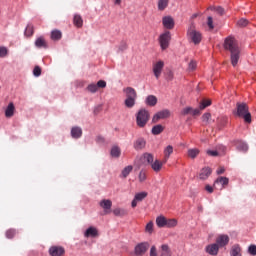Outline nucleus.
Wrapping results in <instances>:
<instances>
[{
    "instance_id": "nucleus-50",
    "label": "nucleus",
    "mask_w": 256,
    "mask_h": 256,
    "mask_svg": "<svg viewBox=\"0 0 256 256\" xmlns=\"http://www.w3.org/2000/svg\"><path fill=\"white\" fill-rule=\"evenodd\" d=\"M248 253L250 255L256 256V245H250L248 248Z\"/></svg>"
},
{
    "instance_id": "nucleus-58",
    "label": "nucleus",
    "mask_w": 256,
    "mask_h": 256,
    "mask_svg": "<svg viewBox=\"0 0 256 256\" xmlns=\"http://www.w3.org/2000/svg\"><path fill=\"white\" fill-rule=\"evenodd\" d=\"M118 49H119V51H126L127 43L126 42H121Z\"/></svg>"
},
{
    "instance_id": "nucleus-30",
    "label": "nucleus",
    "mask_w": 256,
    "mask_h": 256,
    "mask_svg": "<svg viewBox=\"0 0 256 256\" xmlns=\"http://www.w3.org/2000/svg\"><path fill=\"white\" fill-rule=\"evenodd\" d=\"M131 171H133V166H131V165L126 166L121 172V177H123V179H127V177H129V174L131 173Z\"/></svg>"
},
{
    "instance_id": "nucleus-4",
    "label": "nucleus",
    "mask_w": 256,
    "mask_h": 256,
    "mask_svg": "<svg viewBox=\"0 0 256 256\" xmlns=\"http://www.w3.org/2000/svg\"><path fill=\"white\" fill-rule=\"evenodd\" d=\"M187 37L188 39H190V41H192V43H194V45H199V43H201L203 39V35L201 34V32L197 31V29L195 28L194 22H191L188 27Z\"/></svg>"
},
{
    "instance_id": "nucleus-36",
    "label": "nucleus",
    "mask_w": 256,
    "mask_h": 256,
    "mask_svg": "<svg viewBox=\"0 0 256 256\" xmlns=\"http://www.w3.org/2000/svg\"><path fill=\"white\" fill-rule=\"evenodd\" d=\"M33 33H35L33 25L28 24L26 29H25V32H24L25 36L26 37H32Z\"/></svg>"
},
{
    "instance_id": "nucleus-52",
    "label": "nucleus",
    "mask_w": 256,
    "mask_h": 256,
    "mask_svg": "<svg viewBox=\"0 0 256 256\" xmlns=\"http://www.w3.org/2000/svg\"><path fill=\"white\" fill-rule=\"evenodd\" d=\"M145 179H147V174L145 173V171L141 170L140 173H139L140 183H143V181H145Z\"/></svg>"
},
{
    "instance_id": "nucleus-2",
    "label": "nucleus",
    "mask_w": 256,
    "mask_h": 256,
    "mask_svg": "<svg viewBox=\"0 0 256 256\" xmlns=\"http://www.w3.org/2000/svg\"><path fill=\"white\" fill-rule=\"evenodd\" d=\"M123 93L126 95L124 101L125 107L133 109V107H135V102L137 101V91L133 87H126L123 89Z\"/></svg>"
},
{
    "instance_id": "nucleus-7",
    "label": "nucleus",
    "mask_w": 256,
    "mask_h": 256,
    "mask_svg": "<svg viewBox=\"0 0 256 256\" xmlns=\"http://www.w3.org/2000/svg\"><path fill=\"white\" fill-rule=\"evenodd\" d=\"M169 41H171V32L166 31L159 37L160 47L163 51L169 47Z\"/></svg>"
},
{
    "instance_id": "nucleus-44",
    "label": "nucleus",
    "mask_w": 256,
    "mask_h": 256,
    "mask_svg": "<svg viewBox=\"0 0 256 256\" xmlns=\"http://www.w3.org/2000/svg\"><path fill=\"white\" fill-rule=\"evenodd\" d=\"M17 231L15 229H9L6 231V237L7 239H13L16 235Z\"/></svg>"
},
{
    "instance_id": "nucleus-60",
    "label": "nucleus",
    "mask_w": 256,
    "mask_h": 256,
    "mask_svg": "<svg viewBox=\"0 0 256 256\" xmlns=\"http://www.w3.org/2000/svg\"><path fill=\"white\" fill-rule=\"evenodd\" d=\"M150 256H157V247H155V246L151 247Z\"/></svg>"
},
{
    "instance_id": "nucleus-12",
    "label": "nucleus",
    "mask_w": 256,
    "mask_h": 256,
    "mask_svg": "<svg viewBox=\"0 0 256 256\" xmlns=\"http://www.w3.org/2000/svg\"><path fill=\"white\" fill-rule=\"evenodd\" d=\"M49 254L51 256H62L65 255V249L61 246H52L49 249Z\"/></svg>"
},
{
    "instance_id": "nucleus-22",
    "label": "nucleus",
    "mask_w": 256,
    "mask_h": 256,
    "mask_svg": "<svg viewBox=\"0 0 256 256\" xmlns=\"http://www.w3.org/2000/svg\"><path fill=\"white\" fill-rule=\"evenodd\" d=\"M82 135H83V130L81 129V127L76 126L71 129V136L73 137V139H80Z\"/></svg>"
},
{
    "instance_id": "nucleus-26",
    "label": "nucleus",
    "mask_w": 256,
    "mask_h": 256,
    "mask_svg": "<svg viewBox=\"0 0 256 256\" xmlns=\"http://www.w3.org/2000/svg\"><path fill=\"white\" fill-rule=\"evenodd\" d=\"M156 225L157 227L163 228L167 226V218L165 216H158L156 218Z\"/></svg>"
},
{
    "instance_id": "nucleus-29",
    "label": "nucleus",
    "mask_w": 256,
    "mask_h": 256,
    "mask_svg": "<svg viewBox=\"0 0 256 256\" xmlns=\"http://www.w3.org/2000/svg\"><path fill=\"white\" fill-rule=\"evenodd\" d=\"M169 7V0H158V11H165Z\"/></svg>"
},
{
    "instance_id": "nucleus-57",
    "label": "nucleus",
    "mask_w": 256,
    "mask_h": 256,
    "mask_svg": "<svg viewBox=\"0 0 256 256\" xmlns=\"http://www.w3.org/2000/svg\"><path fill=\"white\" fill-rule=\"evenodd\" d=\"M190 115H193V117H195L197 115H201V108H196V109L192 108V111L190 112Z\"/></svg>"
},
{
    "instance_id": "nucleus-19",
    "label": "nucleus",
    "mask_w": 256,
    "mask_h": 256,
    "mask_svg": "<svg viewBox=\"0 0 256 256\" xmlns=\"http://www.w3.org/2000/svg\"><path fill=\"white\" fill-rule=\"evenodd\" d=\"M146 145H147V142L143 138H138L134 142V149H136V151H141V149H145Z\"/></svg>"
},
{
    "instance_id": "nucleus-25",
    "label": "nucleus",
    "mask_w": 256,
    "mask_h": 256,
    "mask_svg": "<svg viewBox=\"0 0 256 256\" xmlns=\"http://www.w3.org/2000/svg\"><path fill=\"white\" fill-rule=\"evenodd\" d=\"M35 46L41 49L43 47L44 49H47V41H45V38L43 36H40L35 41Z\"/></svg>"
},
{
    "instance_id": "nucleus-14",
    "label": "nucleus",
    "mask_w": 256,
    "mask_h": 256,
    "mask_svg": "<svg viewBox=\"0 0 256 256\" xmlns=\"http://www.w3.org/2000/svg\"><path fill=\"white\" fill-rule=\"evenodd\" d=\"M216 245L218 247H225L229 245V237L225 234H221L216 238Z\"/></svg>"
},
{
    "instance_id": "nucleus-42",
    "label": "nucleus",
    "mask_w": 256,
    "mask_h": 256,
    "mask_svg": "<svg viewBox=\"0 0 256 256\" xmlns=\"http://www.w3.org/2000/svg\"><path fill=\"white\" fill-rule=\"evenodd\" d=\"M215 183H221V185H229V178L227 177H219L216 179Z\"/></svg>"
},
{
    "instance_id": "nucleus-59",
    "label": "nucleus",
    "mask_w": 256,
    "mask_h": 256,
    "mask_svg": "<svg viewBox=\"0 0 256 256\" xmlns=\"http://www.w3.org/2000/svg\"><path fill=\"white\" fill-rule=\"evenodd\" d=\"M214 11L218 12L219 15H223L225 13V9H223L221 6L214 8Z\"/></svg>"
},
{
    "instance_id": "nucleus-37",
    "label": "nucleus",
    "mask_w": 256,
    "mask_h": 256,
    "mask_svg": "<svg viewBox=\"0 0 256 256\" xmlns=\"http://www.w3.org/2000/svg\"><path fill=\"white\" fill-rule=\"evenodd\" d=\"M161 249H162L161 256H171V252L169 250V245L163 244L161 246Z\"/></svg>"
},
{
    "instance_id": "nucleus-31",
    "label": "nucleus",
    "mask_w": 256,
    "mask_h": 256,
    "mask_svg": "<svg viewBox=\"0 0 256 256\" xmlns=\"http://www.w3.org/2000/svg\"><path fill=\"white\" fill-rule=\"evenodd\" d=\"M199 153H201V151L197 148L189 149L188 157H190V159H196V157L199 155Z\"/></svg>"
},
{
    "instance_id": "nucleus-23",
    "label": "nucleus",
    "mask_w": 256,
    "mask_h": 256,
    "mask_svg": "<svg viewBox=\"0 0 256 256\" xmlns=\"http://www.w3.org/2000/svg\"><path fill=\"white\" fill-rule=\"evenodd\" d=\"M163 165H165V163H163V160L162 161L155 160L154 162L151 163V168L156 173H159V171H161V169L163 168Z\"/></svg>"
},
{
    "instance_id": "nucleus-48",
    "label": "nucleus",
    "mask_w": 256,
    "mask_h": 256,
    "mask_svg": "<svg viewBox=\"0 0 256 256\" xmlns=\"http://www.w3.org/2000/svg\"><path fill=\"white\" fill-rule=\"evenodd\" d=\"M96 87L98 89H105V87H107V82H105L104 80H99L96 84Z\"/></svg>"
},
{
    "instance_id": "nucleus-63",
    "label": "nucleus",
    "mask_w": 256,
    "mask_h": 256,
    "mask_svg": "<svg viewBox=\"0 0 256 256\" xmlns=\"http://www.w3.org/2000/svg\"><path fill=\"white\" fill-rule=\"evenodd\" d=\"M205 190L208 192V193H213V187L211 185H206L205 186Z\"/></svg>"
},
{
    "instance_id": "nucleus-1",
    "label": "nucleus",
    "mask_w": 256,
    "mask_h": 256,
    "mask_svg": "<svg viewBox=\"0 0 256 256\" xmlns=\"http://www.w3.org/2000/svg\"><path fill=\"white\" fill-rule=\"evenodd\" d=\"M225 51L230 52V61L234 67H237L239 59L241 58V49L239 48V43L233 36H228L224 40Z\"/></svg>"
},
{
    "instance_id": "nucleus-55",
    "label": "nucleus",
    "mask_w": 256,
    "mask_h": 256,
    "mask_svg": "<svg viewBox=\"0 0 256 256\" xmlns=\"http://www.w3.org/2000/svg\"><path fill=\"white\" fill-rule=\"evenodd\" d=\"M192 107H186L181 111V115H191Z\"/></svg>"
},
{
    "instance_id": "nucleus-21",
    "label": "nucleus",
    "mask_w": 256,
    "mask_h": 256,
    "mask_svg": "<svg viewBox=\"0 0 256 256\" xmlns=\"http://www.w3.org/2000/svg\"><path fill=\"white\" fill-rule=\"evenodd\" d=\"M171 155H173V146L168 145V146L164 149L163 163H167V161H169V158L171 157Z\"/></svg>"
},
{
    "instance_id": "nucleus-32",
    "label": "nucleus",
    "mask_w": 256,
    "mask_h": 256,
    "mask_svg": "<svg viewBox=\"0 0 256 256\" xmlns=\"http://www.w3.org/2000/svg\"><path fill=\"white\" fill-rule=\"evenodd\" d=\"M61 37H63V34L61 33V31L53 30L51 32V39H52V41H59V39H61Z\"/></svg>"
},
{
    "instance_id": "nucleus-53",
    "label": "nucleus",
    "mask_w": 256,
    "mask_h": 256,
    "mask_svg": "<svg viewBox=\"0 0 256 256\" xmlns=\"http://www.w3.org/2000/svg\"><path fill=\"white\" fill-rule=\"evenodd\" d=\"M7 53H9V51L7 50L6 47H0V57H7Z\"/></svg>"
},
{
    "instance_id": "nucleus-40",
    "label": "nucleus",
    "mask_w": 256,
    "mask_h": 256,
    "mask_svg": "<svg viewBox=\"0 0 256 256\" xmlns=\"http://www.w3.org/2000/svg\"><path fill=\"white\" fill-rule=\"evenodd\" d=\"M86 89L89 91V93H97L99 90V88H97V84L95 83L89 84Z\"/></svg>"
},
{
    "instance_id": "nucleus-43",
    "label": "nucleus",
    "mask_w": 256,
    "mask_h": 256,
    "mask_svg": "<svg viewBox=\"0 0 256 256\" xmlns=\"http://www.w3.org/2000/svg\"><path fill=\"white\" fill-rule=\"evenodd\" d=\"M145 233H148L149 235L153 234V221H150L146 224Z\"/></svg>"
},
{
    "instance_id": "nucleus-20",
    "label": "nucleus",
    "mask_w": 256,
    "mask_h": 256,
    "mask_svg": "<svg viewBox=\"0 0 256 256\" xmlns=\"http://www.w3.org/2000/svg\"><path fill=\"white\" fill-rule=\"evenodd\" d=\"M227 123H229V118H227V116H220L217 118L218 129H223V127L227 126Z\"/></svg>"
},
{
    "instance_id": "nucleus-28",
    "label": "nucleus",
    "mask_w": 256,
    "mask_h": 256,
    "mask_svg": "<svg viewBox=\"0 0 256 256\" xmlns=\"http://www.w3.org/2000/svg\"><path fill=\"white\" fill-rule=\"evenodd\" d=\"M146 105H149L150 107H155V105H157V97L153 95L147 96Z\"/></svg>"
},
{
    "instance_id": "nucleus-15",
    "label": "nucleus",
    "mask_w": 256,
    "mask_h": 256,
    "mask_svg": "<svg viewBox=\"0 0 256 256\" xmlns=\"http://www.w3.org/2000/svg\"><path fill=\"white\" fill-rule=\"evenodd\" d=\"M234 145L238 151H242V153H247L249 151V146H247V143L241 141V140H235Z\"/></svg>"
},
{
    "instance_id": "nucleus-10",
    "label": "nucleus",
    "mask_w": 256,
    "mask_h": 256,
    "mask_svg": "<svg viewBox=\"0 0 256 256\" xmlns=\"http://www.w3.org/2000/svg\"><path fill=\"white\" fill-rule=\"evenodd\" d=\"M205 251L208 255L217 256L219 255V245L217 243L209 244L206 246Z\"/></svg>"
},
{
    "instance_id": "nucleus-47",
    "label": "nucleus",
    "mask_w": 256,
    "mask_h": 256,
    "mask_svg": "<svg viewBox=\"0 0 256 256\" xmlns=\"http://www.w3.org/2000/svg\"><path fill=\"white\" fill-rule=\"evenodd\" d=\"M189 71H195L197 69V62L192 60L188 65Z\"/></svg>"
},
{
    "instance_id": "nucleus-6",
    "label": "nucleus",
    "mask_w": 256,
    "mask_h": 256,
    "mask_svg": "<svg viewBox=\"0 0 256 256\" xmlns=\"http://www.w3.org/2000/svg\"><path fill=\"white\" fill-rule=\"evenodd\" d=\"M163 69H165V62L163 60H158L152 64V71L156 79H159L161 77Z\"/></svg>"
},
{
    "instance_id": "nucleus-24",
    "label": "nucleus",
    "mask_w": 256,
    "mask_h": 256,
    "mask_svg": "<svg viewBox=\"0 0 256 256\" xmlns=\"http://www.w3.org/2000/svg\"><path fill=\"white\" fill-rule=\"evenodd\" d=\"M73 24L78 29H81V27H83V18L81 17V15H79V14L74 15Z\"/></svg>"
},
{
    "instance_id": "nucleus-64",
    "label": "nucleus",
    "mask_w": 256,
    "mask_h": 256,
    "mask_svg": "<svg viewBox=\"0 0 256 256\" xmlns=\"http://www.w3.org/2000/svg\"><path fill=\"white\" fill-rule=\"evenodd\" d=\"M197 17H198V14H193L191 16V23H193V19H197Z\"/></svg>"
},
{
    "instance_id": "nucleus-13",
    "label": "nucleus",
    "mask_w": 256,
    "mask_h": 256,
    "mask_svg": "<svg viewBox=\"0 0 256 256\" xmlns=\"http://www.w3.org/2000/svg\"><path fill=\"white\" fill-rule=\"evenodd\" d=\"M146 197H147V192L137 193L134 196V199H133V201L131 203V206L133 207V209H135V207H137V204L141 203V201H143V199H145Z\"/></svg>"
},
{
    "instance_id": "nucleus-46",
    "label": "nucleus",
    "mask_w": 256,
    "mask_h": 256,
    "mask_svg": "<svg viewBox=\"0 0 256 256\" xmlns=\"http://www.w3.org/2000/svg\"><path fill=\"white\" fill-rule=\"evenodd\" d=\"M166 227H177V220L175 219H169V220H166Z\"/></svg>"
},
{
    "instance_id": "nucleus-16",
    "label": "nucleus",
    "mask_w": 256,
    "mask_h": 256,
    "mask_svg": "<svg viewBox=\"0 0 256 256\" xmlns=\"http://www.w3.org/2000/svg\"><path fill=\"white\" fill-rule=\"evenodd\" d=\"M212 170L209 167L202 168L200 173H199V179L201 181H205V179H209V176L211 175Z\"/></svg>"
},
{
    "instance_id": "nucleus-45",
    "label": "nucleus",
    "mask_w": 256,
    "mask_h": 256,
    "mask_svg": "<svg viewBox=\"0 0 256 256\" xmlns=\"http://www.w3.org/2000/svg\"><path fill=\"white\" fill-rule=\"evenodd\" d=\"M211 105V100H203L200 103V110L203 111V109H206V107H209Z\"/></svg>"
},
{
    "instance_id": "nucleus-39",
    "label": "nucleus",
    "mask_w": 256,
    "mask_h": 256,
    "mask_svg": "<svg viewBox=\"0 0 256 256\" xmlns=\"http://www.w3.org/2000/svg\"><path fill=\"white\" fill-rule=\"evenodd\" d=\"M114 215H116V217H123L124 215H127V211H125L124 209L121 208H116L113 210Z\"/></svg>"
},
{
    "instance_id": "nucleus-38",
    "label": "nucleus",
    "mask_w": 256,
    "mask_h": 256,
    "mask_svg": "<svg viewBox=\"0 0 256 256\" xmlns=\"http://www.w3.org/2000/svg\"><path fill=\"white\" fill-rule=\"evenodd\" d=\"M143 159L149 165H151L153 163V161H154L153 154H151V153H144Z\"/></svg>"
},
{
    "instance_id": "nucleus-3",
    "label": "nucleus",
    "mask_w": 256,
    "mask_h": 256,
    "mask_svg": "<svg viewBox=\"0 0 256 256\" xmlns=\"http://www.w3.org/2000/svg\"><path fill=\"white\" fill-rule=\"evenodd\" d=\"M234 115L237 117H242L246 123H251V113H249V106L245 103H237L236 111H234Z\"/></svg>"
},
{
    "instance_id": "nucleus-62",
    "label": "nucleus",
    "mask_w": 256,
    "mask_h": 256,
    "mask_svg": "<svg viewBox=\"0 0 256 256\" xmlns=\"http://www.w3.org/2000/svg\"><path fill=\"white\" fill-rule=\"evenodd\" d=\"M217 175H223V173H225V168L224 167H220L218 168V170L216 171Z\"/></svg>"
},
{
    "instance_id": "nucleus-27",
    "label": "nucleus",
    "mask_w": 256,
    "mask_h": 256,
    "mask_svg": "<svg viewBox=\"0 0 256 256\" xmlns=\"http://www.w3.org/2000/svg\"><path fill=\"white\" fill-rule=\"evenodd\" d=\"M230 255L241 256V246H239L238 244L233 245L230 251Z\"/></svg>"
},
{
    "instance_id": "nucleus-11",
    "label": "nucleus",
    "mask_w": 256,
    "mask_h": 256,
    "mask_svg": "<svg viewBox=\"0 0 256 256\" xmlns=\"http://www.w3.org/2000/svg\"><path fill=\"white\" fill-rule=\"evenodd\" d=\"M162 25L165 29H173L175 27V20L171 16H164L162 18Z\"/></svg>"
},
{
    "instance_id": "nucleus-56",
    "label": "nucleus",
    "mask_w": 256,
    "mask_h": 256,
    "mask_svg": "<svg viewBox=\"0 0 256 256\" xmlns=\"http://www.w3.org/2000/svg\"><path fill=\"white\" fill-rule=\"evenodd\" d=\"M207 155H209L210 157H218L219 152L216 150H207Z\"/></svg>"
},
{
    "instance_id": "nucleus-35",
    "label": "nucleus",
    "mask_w": 256,
    "mask_h": 256,
    "mask_svg": "<svg viewBox=\"0 0 256 256\" xmlns=\"http://www.w3.org/2000/svg\"><path fill=\"white\" fill-rule=\"evenodd\" d=\"M110 153L112 157H121V148L113 146Z\"/></svg>"
},
{
    "instance_id": "nucleus-8",
    "label": "nucleus",
    "mask_w": 256,
    "mask_h": 256,
    "mask_svg": "<svg viewBox=\"0 0 256 256\" xmlns=\"http://www.w3.org/2000/svg\"><path fill=\"white\" fill-rule=\"evenodd\" d=\"M149 251V244L148 242H141L137 244L134 248V254L136 256H143Z\"/></svg>"
},
{
    "instance_id": "nucleus-34",
    "label": "nucleus",
    "mask_w": 256,
    "mask_h": 256,
    "mask_svg": "<svg viewBox=\"0 0 256 256\" xmlns=\"http://www.w3.org/2000/svg\"><path fill=\"white\" fill-rule=\"evenodd\" d=\"M113 205V202H111V200H102L100 202V207H103L105 211L111 209Z\"/></svg>"
},
{
    "instance_id": "nucleus-61",
    "label": "nucleus",
    "mask_w": 256,
    "mask_h": 256,
    "mask_svg": "<svg viewBox=\"0 0 256 256\" xmlns=\"http://www.w3.org/2000/svg\"><path fill=\"white\" fill-rule=\"evenodd\" d=\"M167 81H173V73L171 71H169L167 73V77H166Z\"/></svg>"
},
{
    "instance_id": "nucleus-18",
    "label": "nucleus",
    "mask_w": 256,
    "mask_h": 256,
    "mask_svg": "<svg viewBox=\"0 0 256 256\" xmlns=\"http://www.w3.org/2000/svg\"><path fill=\"white\" fill-rule=\"evenodd\" d=\"M84 237H99V231L97 228L91 226L85 231Z\"/></svg>"
},
{
    "instance_id": "nucleus-51",
    "label": "nucleus",
    "mask_w": 256,
    "mask_h": 256,
    "mask_svg": "<svg viewBox=\"0 0 256 256\" xmlns=\"http://www.w3.org/2000/svg\"><path fill=\"white\" fill-rule=\"evenodd\" d=\"M33 75H34V77H40L41 76V67H39V66L34 67Z\"/></svg>"
},
{
    "instance_id": "nucleus-49",
    "label": "nucleus",
    "mask_w": 256,
    "mask_h": 256,
    "mask_svg": "<svg viewBox=\"0 0 256 256\" xmlns=\"http://www.w3.org/2000/svg\"><path fill=\"white\" fill-rule=\"evenodd\" d=\"M239 25V27H247V25H249V21L247 19H240L237 23Z\"/></svg>"
},
{
    "instance_id": "nucleus-33",
    "label": "nucleus",
    "mask_w": 256,
    "mask_h": 256,
    "mask_svg": "<svg viewBox=\"0 0 256 256\" xmlns=\"http://www.w3.org/2000/svg\"><path fill=\"white\" fill-rule=\"evenodd\" d=\"M164 129L165 128L161 124H158L152 128V135H161Z\"/></svg>"
},
{
    "instance_id": "nucleus-9",
    "label": "nucleus",
    "mask_w": 256,
    "mask_h": 256,
    "mask_svg": "<svg viewBox=\"0 0 256 256\" xmlns=\"http://www.w3.org/2000/svg\"><path fill=\"white\" fill-rule=\"evenodd\" d=\"M168 117H171V112L169 110H162L153 116L152 123H158L160 119H168Z\"/></svg>"
},
{
    "instance_id": "nucleus-17",
    "label": "nucleus",
    "mask_w": 256,
    "mask_h": 256,
    "mask_svg": "<svg viewBox=\"0 0 256 256\" xmlns=\"http://www.w3.org/2000/svg\"><path fill=\"white\" fill-rule=\"evenodd\" d=\"M15 115V104L13 102H10L5 110V117L7 119H11Z\"/></svg>"
},
{
    "instance_id": "nucleus-41",
    "label": "nucleus",
    "mask_w": 256,
    "mask_h": 256,
    "mask_svg": "<svg viewBox=\"0 0 256 256\" xmlns=\"http://www.w3.org/2000/svg\"><path fill=\"white\" fill-rule=\"evenodd\" d=\"M211 121V113H204L202 115V122L205 124V125H209V122Z\"/></svg>"
},
{
    "instance_id": "nucleus-5",
    "label": "nucleus",
    "mask_w": 256,
    "mask_h": 256,
    "mask_svg": "<svg viewBox=\"0 0 256 256\" xmlns=\"http://www.w3.org/2000/svg\"><path fill=\"white\" fill-rule=\"evenodd\" d=\"M149 111L140 109L136 114V125L143 129L147 123H149Z\"/></svg>"
},
{
    "instance_id": "nucleus-54",
    "label": "nucleus",
    "mask_w": 256,
    "mask_h": 256,
    "mask_svg": "<svg viewBox=\"0 0 256 256\" xmlns=\"http://www.w3.org/2000/svg\"><path fill=\"white\" fill-rule=\"evenodd\" d=\"M207 25L209 27L210 30H213L215 29V26H213V17L209 16L207 18Z\"/></svg>"
}]
</instances>
